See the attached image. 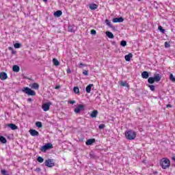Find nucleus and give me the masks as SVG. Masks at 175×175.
<instances>
[{"label": "nucleus", "instance_id": "dca6fc26", "mask_svg": "<svg viewBox=\"0 0 175 175\" xmlns=\"http://www.w3.org/2000/svg\"><path fill=\"white\" fill-rule=\"evenodd\" d=\"M105 35L107 36V38H109V39H113L114 38V35L113 34V33L110 32V31H106L105 32Z\"/></svg>", "mask_w": 175, "mask_h": 175}, {"label": "nucleus", "instance_id": "f3484780", "mask_svg": "<svg viewBox=\"0 0 175 175\" xmlns=\"http://www.w3.org/2000/svg\"><path fill=\"white\" fill-rule=\"evenodd\" d=\"M31 88L33 90H39V84L37 83H33L31 85H30Z\"/></svg>", "mask_w": 175, "mask_h": 175}, {"label": "nucleus", "instance_id": "473e14b6", "mask_svg": "<svg viewBox=\"0 0 175 175\" xmlns=\"http://www.w3.org/2000/svg\"><path fill=\"white\" fill-rule=\"evenodd\" d=\"M14 46L15 49H20L21 47V44L20 43H16L14 44Z\"/></svg>", "mask_w": 175, "mask_h": 175}, {"label": "nucleus", "instance_id": "de8ad7c7", "mask_svg": "<svg viewBox=\"0 0 175 175\" xmlns=\"http://www.w3.org/2000/svg\"><path fill=\"white\" fill-rule=\"evenodd\" d=\"M44 1V2H47V0H43Z\"/></svg>", "mask_w": 175, "mask_h": 175}, {"label": "nucleus", "instance_id": "58836bf2", "mask_svg": "<svg viewBox=\"0 0 175 175\" xmlns=\"http://www.w3.org/2000/svg\"><path fill=\"white\" fill-rule=\"evenodd\" d=\"M83 75H84L85 76H88V71L84 70L83 72Z\"/></svg>", "mask_w": 175, "mask_h": 175}, {"label": "nucleus", "instance_id": "20e7f679", "mask_svg": "<svg viewBox=\"0 0 175 175\" xmlns=\"http://www.w3.org/2000/svg\"><path fill=\"white\" fill-rule=\"evenodd\" d=\"M45 166L47 167H53L55 166V162H54V159H48L45 160Z\"/></svg>", "mask_w": 175, "mask_h": 175}, {"label": "nucleus", "instance_id": "7ed1b4c3", "mask_svg": "<svg viewBox=\"0 0 175 175\" xmlns=\"http://www.w3.org/2000/svg\"><path fill=\"white\" fill-rule=\"evenodd\" d=\"M161 166L163 169H167L170 166V160L165 158L161 161Z\"/></svg>", "mask_w": 175, "mask_h": 175}, {"label": "nucleus", "instance_id": "cd10ccee", "mask_svg": "<svg viewBox=\"0 0 175 175\" xmlns=\"http://www.w3.org/2000/svg\"><path fill=\"white\" fill-rule=\"evenodd\" d=\"M37 161L38 162H39L40 163H43V162L44 161V159L42 157H38L37 158Z\"/></svg>", "mask_w": 175, "mask_h": 175}, {"label": "nucleus", "instance_id": "2eb2a0df", "mask_svg": "<svg viewBox=\"0 0 175 175\" xmlns=\"http://www.w3.org/2000/svg\"><path fill=\"white\" fill-rule=\"evenodd\" d=\"M53 16H55V17H61L62 16V11H56L55 12H54Z\"/></svg>", "mask_w": 175, "mask_h": 175}, {"label": "nucleus", "instance_id": "ddd939ff", "mask_svg": "<svg viewBox=\"0 0 175 175\" xmlns=\"http://www.w3.org/2000/svg\"><path fill=\"white\" fill-rule=\"evenodd\" d=\"M133 57V55L132 53H129L128 55H126L124 56V59L127 62L131 61V58Z\"/></svg>", "mask_w": 175, "mask_h": 175}, {"label": "nucleus", "instance_id": "1a4fd4ad", "mask_svg": "<svg viewBox=\"0 0 175 175\" xmlns=\"http://www.w3.org/2000/svg\"><path fill=\"white\" fill-rule=\"evenodd\" d=\"M113 23H122L124 21V18L119 17V18H114L112 20Z\"/></svg>", "mask_w": 175, "mask_h": 175}, {"label": "nucleus", "instance_id": "4c0bfd02", "mask_svg": "<svg viewBox=\"0 0 175 175\" xmlns=\"http://www.w3.org/2000/svg\"><path fill=\"white\" fill-rule=\"evenodd\" d=\"M105 126H106L105 124H101L98 126L99 129H105Z\"/></svg>", "mask_w": 175, "mask_h": 175}, {"label": "nucleus", "instance_id": "a18cd8bd", "mask_svg": "<svg viewBox=\"0 0 175 175\" xmlns=\"http://www.w3.org/2000/svg\"><path fill=\"white\" fill-rule=\"evenodd\" d=\"M29 102H32V98H28Z\"/></svg>", "mask_w": 175, "mask_h": 175}, {"label": "nucleus", "instance_id": "412c9836", "mask_svg": "<svg viewBox=\"0 0 175 175\" xmlns=\"http://www.w3.org/2000/svg\"><path fill=\"white\" fill-rule=\"evenodd\" d=\"M13 72H16V73L20 72V67L17 65H14L12 67Z\"/></svg>", "mask_w": 175, "mask_h": 175}, {"label": "nucleus", "instance_id": "e433bc0d", "mask_svg": "<svg viewBox=\"0 0 175 175\" xmlns=\"http://www.w3.org/2000/svg\"><path fill=\"white\" fill-rule=\"evenodd\" d=\"M1 174L9 175V174H8V171H6V170H1Z\"/></svg>", "mask_w": 175, "mask_h": 175}, {"label": "nucleus", "instance_id": "79ce46f5", "mask_svg": "<svg viewBox=\"0 0 175 175\" xmlns=\"http://www.w3.org/2000/svg\"><path fill=\"white\" fill-rule=\"evenodd\" d=\"M69 103H70V105H75V103H76L75 100H70Z\"/></svg>", "mask_w": 175, "mask_h": 175}, {"label": "nucleus", "instance_id": "a211bd4d", "mask_svg": "<svg viewBox=\"0 0 175 175\" xmlns=\"http://www.w3.org/2000/svg\"><path fill=\"white\" fill-rule=\"evenodd\" d=\"M94 87V84H90L86 87V92L90 94L91 92V90Z\"/></svg>", "mask_w": 175, "mask_h": 175}, {"label": "nucleus", "instance_id": "f257e3e1", "mask_svg": "<svg viewBox=\"0 0 175 175\" xmlns=\"http://www.w3.org/2000/svg\"><path fill=\"white\" fill-rule=\"evenodd\" d=\"M124 136L127 140H135L136 139V132L133 130H127L124 133Z\"/></svg>", "mask_w": 175, "mask_h": 175}, {"label": "nucleus", "instance_id": "7c9ffc66", "mask_svg": "<svg viewBox=\"0 0 175 175\" xmlns=\"http://www.w3.org/2000/svg\"><path fill=\"white\" fill-rule=\"evenodd\" d=\"M36 126L38 128H42V122H36Z\"/></svg>", "mask_w": 175, "mask_h": 175}, {"label": "nucleus", "instance_id": "49530a36", "mask_svg": "<svg viewBox=\"0 0 175 175\" xmlns=\"http://www.w3.org/2000/svg\"><path fill=\"white\" fill-rule=\"evenodd\" d=\"M167 107H172V105L169 104L167 105Z\"/></svg>", "mask_w": 175, "mask_h": 175}, {"label": "nucleus", "instance_id": "aec40b11", "mask_svg": "<svg viewBox=\"0 0 175 175\" xmlns=\"http://www.w3.org/2000/svg\"><path fill=\"white\" fill-rule=\"evenodd\" d=\"M153 79H154V81H161V79H162V77L160 76L159 74H157L154 75Z\"/></svg>", "mask_w": 175, "mask_h": 175}, {"label": "nucleus", "instance_id": "f704fd0d", "mask_svg": "<svg viewBox=\"0 0 175 175\" xmlns=\"http://www.w3.org/2000/svg\"><path fill=\"white\" fill-rule=\"evenodd\" d=\"M148 87L150 91H155V86L154 85H149Z\"/></svg>", "mask_w": 175, "mask_h": 175}, {"label": "nucleus", "instance_id": "09e8293b", "mask_svg": "<svg viewBox=\"0 0 175 175\" xmlns=\"http://www.w3.org/2000/svg\"><path fill=\"white\" fill-rule=\"evenodd\" d=\"M138 1H142V0H138Z\"/></svg>", "mask_w": 175, "mask_h": 175}, {"label": "nucleus", "instance_id": "393cba45", "mask_svg": "<svg viewBox=\"0 0 175 175\" xmlns=\"http://www.w3.org/2000/svg\"><path fill=\"white\" fill-rule=\"evenodd\" d=\"M53 63L55 66H58V65H59V62L55 58L53 59Z\"/></svg>", "mask_w": 175, "mask_h": 175}, {"label": "nucleus", "instance_id": "c9c22d12", "mask_svg": "<svg viewBox=\"0 0 175 175\" xmlns=\"http://www.w3.org/2000/svg\"><path fill=\"white\" fill-rule=\"evenodd\" d=\"M165 49H169V47H170V42H165Z\"/></svg>", "mask_w": 175, "mask_h": 175}, {"label": "nucleus", "instance_id": "9d476101", "mask_svg": "<svg viewBox=\"0 0 175 175\" xmlns=\"http://www.w3.org/2000/svg\"><path fill=\"white\" fill-rule=\"evenodd\" d=\"M0 79L1 80H6V79H8V74H6V72H1Z\"/></svg>", "mask_w": 175, "mask_h": 175}, {"label": "nucleus", "instance_id": "5701e85b", "mask_svg": "<svg viewBox=\"0 0 175 175\" xmlns=\"http://www.w3.org/2000/svg\"><path fill=\"white\" fill-rule=\"evenodd\" d=\"M120 84L122 85V87H126L127 88H129V84H128L126 81H120Z\"/></svg>", "mask_w": 175, "mask_h": 175}, {"label": "nucleus", "instance_id": "a19ab883", "mask_svg": "<svg viewBox=\"0 0 175 175\" xmlns=\"http://www.w3.org/2000/svg\"><path fill=\"white\" fill-rule=\"evenodd\" d=\"M83 66H85V64H83V63L79 64V68H83Z\"/></svg>", "mask_w": 175, "mask_h": 175}, {"label": "nucleus", "instance_id": "f03ea898", "mask_svg": "<svg viewBox=\"0 0 175 175\" xmlns=\"http://www.w3.org/2000/svg\"><path fill=\"white\" fill-rule=\"evenodd\" d=\"M22 92H23L25 94H27V95H29L30 96H35L36 95V92L35 91L32 90L31 88L28 87H25L22 89Z\"/></svg>", "mask_w": 175, "mask_h": 175}, {"label": "nucleus", "instance_id": "c756f323", "mask_svg": "<svg viewBox=\"0 0 175 175\" xmlns=\"http://www.w3.org/2000/svg\"><path fill=\"white\" fill-rule=\"evenodd\" d=\"M73 91H74L75 94H79V92H80V90H79L78 87H74Z\"/></svg>", "mask_w": 175, "mask_h": 175}, {"label": "nucleus", "instance_id": "b1692460", "mask_svg": "<svg viewBox=\"0 0 175 175\" xmlns=\"http://www.w3.org/2000/svg\"><path fill=\"white\" fill-rule=\"evenodd\" d=\"M0 142L1 143H3V144H5L7 143L8 140L6 139V138L3 136H1L0 137Z\"/></svg>", "mask_w": 175, "mask_h": 175}, {"label": "nucleus", "instance_id": "6ab92c4d", "mask_svg": "<svg viewBox=\"0 0 175 175\" xmlns=\"http://www.w3.org/2000/svg\"><path fill=\"white\" fill-rule=\"evenodd\" d=\"M8 126H9V128H10V129H12V131H16V129H17V126L16 124H8Z\"/></svg>", "mask_w": 175, "mask_h": 175}, {"label": "nucleus", "instance_id": "9b49d317", "mask_svg": "<svg viewBox=\"0 0 175 175\" xmlns=\"http://www.w3.org/2000/svg\"><path fill=\"white\" fill-rule=\"evenodd\" d=\"M95 143V139H89L85 142L86 146H91V144H94Z\"/></svg>", "mask_w": 175, "mask_h": 175}, {"label": "nucleus", "instance_id": "37998d69", "mask_svg": "<svg viewBox=\"0 0 175 175\" xmlns=\"http://www.w3.org/2000/svg\"><path fill=\"white\" fill-rule=\"evenodd\" d=\"M70 72H71V71H70V69L68 68V69L67 70V73H70Z\"/></svg>", "mask_w": 175, "mask_h": 175}, {"label": "nucleus", "instance_id": "6e6552de", "mask_svg": "<svg viewBox=\"0 0 175 175\" xmlns=\"http://www.w3.org/2000/svg\"><path fill=\"white\" fill-rule=\"evenodd\" d=\"M29 132L31 136H39V132H38L36 130L30 129Z\"/></svg>", "mask_w": 175, "mask_h": 175}, {"label": "nucleus", "instance_id": "2f4dec72", "mask_svg": "<svg viewBox=\"0 0 175 175\" xmlns=\"http://www.w3.org/2000/svg\"><path fill=\"white\" fill-rule=\"evenodd\" d=\"M158 29L161 33H165V29L162 27V26H159Z\"/></svg>", "mask_w": 175, "mask_h": 175}, {"label": "nucleus", "instance_id": "c85d7f7f", "mask_svg": "<svg viewBox=\"0 0 175 175\" xmlns=\"http://www.w3.org/2000/svg\"><path fill=\"white\" fill-rule=\"evenodd\" d=\"M105 23L107 24V25H108V27H109L110 28H113V25H111V23H110V21L109 20H105Z\"/></svg>", "mask_w": 175, "mask_h": 175}, {"label": "nucleus", "instance_id": "a878e982", "mask_svg": "<svg viewBox=\"0 0 175 175\" xmlns=\"http://www.w3.org/2000/svg\"><path fill=\"white\" fill-rule=\"evenodd\" d=\"M148 82L150 84H154V83H155V79H154V77H149L148 79Z\"/></svg>", "mask_w": 175, "mask_h": 175}, {"label": "nucleus", "instance_id": "f8f14e48", "mask_svg": "<svg viewBox=\"0 0 175 175\" xmlns=\"http://www.w3.org/2000/svg\"><path fill=\"white\" fill-rule=\"evenodd\" d=\"M89 8L90 10H96V8H98V5L95 3H91L89 5Z\"/></svg>", "mask_w": 175, "mask_h": 175}, {"label": "nucleus", "instance_id": "c03bdc74", "mask_svg": "<svg viewBox=\"0 0 175 175\" xmlns=\"http://www.w3.org/2000/svg\"><path fill=\"white\" fill-rule=\"evenodd\" d=\"M55 90L59 89V86H56V87L55 88Z\"/></svg>", "mask_w": 175, "mask_h": 175}, {"label": "nucleus", "instance_id": "72a5a7b5", "mask_svg": "<svg viewBox=\"0 0 175 175\" xmlns=\"http://www.w3.org/2000/svg\"><path fill=\"white\" fill-rule=\"evenodd\" d=\"M120 46H122V47H125V46H126V41L125 40L121 41Z\"/></svg>", "mask_w": 175, "mask_h": 175}, {"label": "nucleus", "instance_id": "4be33fe9", "mask_svg": "<svg viewBox=\"0 0 175 175\" xmlns=\"http://www.w3.org/2000/svg\"><path fill=\"white\" fill-rule=\"evenodd\" d=\"M96 116H98V111L96 110H94L90 114L92 118H96Z\"/></svg>", "mask_w": 175, "mask_h": 175}, {"label": "nucleus", "instance_id": "ea45409f", "mask_svg": "<svg viewBox=\"0 0 175 175\" xmlns=\"http://www.w3.org/2000/svg\"><path fill=\"white\" fill-rule=\"evenodd\" d=\"M91 34L92 35H96V31H95L94 29L91 30Z\"/></svg>", "mask_w": 175, "mask_h": 175}, {"label": "nucleus", "instance_id": "423d86ee", "mask_svg": "<svg viewBox=\"0 0 175 175\" xmlns=\"http://www.w3.org/2000/svg\"><path fill=\"white\" fill-rule=\"evenodd\" d=\"M51 103L49 102V103H46L42 104V109L44 111H49L50 110V106H51Z\"/></svg>", "mask_w": 175, "mask_h": 175}, {"label": "nucleus", "instance_id": "bb28decb", "mask_svg": "<svg viewBox=\"0 0 175 175\" xmlns=\"http://www.w3.org/2000/svg\"><path fill=\"white\" fill-rule=\"evenodd\" d=\"M170 81H172V83H175V77L174 75H173V74H170Z\"/></svg>", "mask_w": 175, "mask_h": 175}, {"label": "nucleus", "instance_id": "4468645a", "mask_svg": "<svg viewBox=\"0 0 175 175\" xmlns=\"http://www.w3.org/2000/svg\"><path fill=\"white\" fill-rule=\"evenodd\" d=\"M149 76H150V75L148 74V72H147V71H144L142 73V79H148Z\"/></svg>", "mask_w": 175, "mask_h": 175}, {"label": "nucleus", "instance_id": "0eeeda50", "mask_svg": "<svg viewBox=\"0 0 175 175\" xmlns=\"http://www.w3.org/2000/svg\"><path fill=\"white\" fill-rule=\"evenodd\" d=\"M84 107H85V106L84 105H79L77 106V107H76L74 109L75 113H76V114H79V113H80V111H83V110H84Z\"/></svg>", "mask_w": 175, "mask_h": 175}, {"label": "nucleus", "instance_id": "39448f33", "mask_svg": "<svg viewBox=\"0 0 175 175\" xmlns=\"http://www.w3.org/2000/svg\"><path fill=\"white\" fill-rule=\"evenodd\" d=\"M53 148V144H46L44 146L41 147V151L42 152H46V151H47V150H50Z\"/></svg>", "mask_w": 175, "mask_h": 175}]
</instances>
